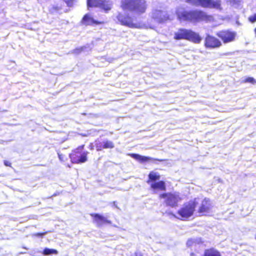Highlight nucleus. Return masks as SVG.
<instances>
[{"label":"nucleus","instance_id":"nucleus-1","mask_svg":"<svg viewBox=\"0 0 256 256\" xmlns=\"http://www.w3.org/2000/svg\"><path fill=\"white\" fill-rule=\"evenodd\" d=\"M120 7L129 14L120 13L116 18L122 25L132 28H140V23L137 20L138 16L144 14L148 8L146 0H122Z\"/></svg>","mask_w":256,"mask_h":256},{"label":"nucleus","instance_id":"nucleus-2","mask_svg":"<svg viewBox=\"0 0 256 256\" xmlns=\"http://www.w3.org/2000/svg\"><path fill=\"white\" fill-rule=\"evenodd\" d=\"M178 19L181 22L191 23L204 22H210L214 20V16L208 14L206 12L202 10H186L184 8H179L176 12Z\"/></svg>","mask_w":256,"mask_h":256},{"label":"nucleus","instance_id":"nucleus-3","mask_svg":"<svg viewBox=\"0 0 256 256\" xmlns=\"http://www.w3.org/2000/svg\"><path fill=\"white\" fill-rule=\"evenodd\" d=\"M174 39L176 40H186L194 44H200L202 38L198 34L191 30L180 28L174 33Z\"/></svg>","mask_w":256,"mask_h":256},{"label":"nucleus","instance_id":"nucleus-4","mask_svg":"<svg viewBox=\"0 0 256 256\" xmlns=\"http://www.w3.org/2000/svg\"><path fill=\"white\" fill-rule=\"evenodd\" d=\"M158 197L164 200V203L166 206L172 208L178 206L179 202L182 200L180 193L176 192H163Z\"/></svg>","mask_w":256,"mask_h":256},{"label":"nucleus","instance_id":"nucleus-5","mask_svg":"<svg viewBox=\"0 0 256 256\" xmlns=\"http://www.w3.org/2000/svg\"><path fill=\"white\" fill-rule=\"evenodd\" d=\"M84 144L79 146L70 154L69 157L72 163L79 164L88 161V156L89 152L84 150Z\"/></svg>","mask_w":256,"mask_h":256},{"label":"nucleus","instance_id":"nucleus-6","mask_svg":"<svg viewBox=\"0 0 256 256\" xmlns=\"http://www.w3.org/2000/svg\"><path fill=\"white\" fill-rule=\"evenodd\" d=\"M197 205L198 202L196 201V199L185 202L182 206L177 212V214L180 216V219L182 220H186L192 216L196 210Z\"/></svg>","mask_w":256,"mask_h":256},{"label":"nucleus","instance_id":"nucleus-7","mask_svg":"<svg viewBox=\"0 0 256 256\" xmlns=\"http://www.w3.org/2000/svg\"><path fill=\"white\" fill-rule=\"evenodd\" d=\"M185 2L192 6L208 8H220L221 6L220 0H185Z\"/></svg>","mask_w":256,"mask_h":256},{"label":"nucleus","instance_id":"nucleus-8","mask_svg":"<svg viewBox=\"0 0 256 256\" xmlns=\"http://www.w3.org/2000/svg\"><path fill=\"white\" fill-rule=\"evenodd\" d=\"M222 46V42L214 36L207 34L204 38V46L206 49L218 48Z\"/></svg>","mask_w":256,"mask_h":256},{"label":"nucleus","instance_id":"nucleus-9","mask_svg":"<svg viewBox=\"0 0 256 256\" xmlns=\"http://www.w3.org/2000/svg\"><path fill=\"white\" fill-rule=\"evenodd\" d=\"M216 35L223 43L228 44L235 40L236 34L230 30H222L217 32Z\"/></svg>","mask_w":256,"mask_h":256},{"label":"nucleus","instance_id":"nucleus-10","mask_svg":"<svg viewBox=\"0 0 256 256\" xmlns=\"http://www.w3.org/2000/svg\"><path fill=\"white\" fill-rule=\"evenodd\" d=\"M152 18L158 23H162L169 20L168 13L162 10H156L152 12Z\"/></svg>","mask_w":256,"mask_h":256},{"label":"nucleus","instance_id":"nucleus-11","mask_svg":"<svg viewBox=\"0 0 256 256\" xmlns=\"http://www.w3.org/2000/svg\"><path fill=\"white\" fill-rule=\"evenodd\" d=\"M212 204L208 198H204L198 208V212L200 216H206L209 213L212 208Z\"/></svg>","mask_w":256,"mask_h":256},{"label":"nucleus","instance_id":"nucleus-12","mask_svg":"<svg viewBox=\"0 0 256 256\" xmlns=\"http://www.w3.org/2000/svg\"><path fill=\"white\" fill-rule=\"evenodd\" d=\"M94 218V222L98 226L100 227L104 224H111L110 220H108L106 218L98 214L92 213L90 214Z\"/></svg>","mask_w":256,"mask_h":256},{"label":"nucleus","instance_id":"nucleus-13","mask_svg":"<svg viewBox=\"0 0 256 256\" xmlns=\"http://www.w3.org/2000/svg\"><path fill=\"white\" fill-rule=\"evenodd\" d=\"M129 156L140 162H148L150 161H158L162 162L166 160L164 159L154 158L149 156H143L137 154H129Z\"/></svg>","mask_w":256,"mask_h":256},{"label":"nucleus","instance_id":"nucleus-14","mask_svg":"<svg viewBox=\"0 0 256 256\" xmlns=\"http://www.w3.org/2000/svg\"><path fill=\"white\" fill-rule=\"evenodd\" d=\"M82 22L86 26L88 25H92V24H103L104 22L101 21H98L96 20H94L92 18L90 17L88 14H85L82 18Z\"/></svg>","mask_w":256,"mask_h":256},{"label":"nucleus","instance_id":"nucleus-15","mask_svg":"<svg viewBox=\"0 0 256 256\" xmlns=\"http://www.w3.org/2000/svg\"><path fill=\"white\" fill-rule=\"evenodd\" d=\"M106 12H109L112 8V3L108 0H102L98 6Z\"/></svg>","mask_w":256,"mask_h":256},{"label":"nucleus","instance_id":"nucleus-16","mask_svg":"<svg viewBox=\"0 0 256 256\" xmlns=\"http://www.w3.org/2000/svg\"><path fill=\"white\" fill-rule=\"evenodd\" d=\"M150 188L154 190H158L162 191H165L166 190V184L163 180H160L152 184H150Z\"/></svg>","mask_w":256,"mask_h":256},{"label":"nucleus","instance_id":"nucleus-17","mask_svg":"<svg viewBox=\"0 0 256 256\" xmlns=\"http://www.w3.org/2000/svg\"><path fill=\"white\" fill-rule=\"evenodd\" d=\"M203 256H221V255L218 251L214 248H210L204 250Z\"/></svg>","mask_w":256,"mask_h":256},{"label":"nucleus","instance_id":"nucleus-18","mask_svg":"<svg viewBox=\"0 0 256 256\" xmlns=\"http://www.w3.org/2000/svg\"><path fill=\"white\" fill-rule=\"evenodd\" d=\"M148 179L147 180L148 183H150L151 182H154L158 180L160 178V176L154 172H150L148 174Z\"/></svg>","mask_w":256,"mask_h":256},{"label":"nucleus","instance_id":"nucleus-19","mask_svg":"<svg viewBox=\"0 0 256 256\" xmlns=\"http://www.w3.org/2000/svg\"><path fill=\"white\" fill-rule=\"evenodd\" d=\"M102 0H87L86 4L88 8H98Z\"/></svg>","mask_w":256,"mask_h":256},{"label":"nucleus","instance_id":"nucleus-20","mask_svg":"<svg viewBox=\"0 0 256 256\" xmlns=\"http://www.w3.org/2000/svg\"><path fill=\"white\" fill-rule=\"evenodd\" d=\"M44 255H50L51 254H57L58 251L54 249H50L48 248H45L42 252Z\"/></svg>","mask_w":256,"mask_h":256},{"label":"nucleus","instance_id":"nucleus-21","mask_svg":"<svg viewBox=\"0 0 256 256\" xmlns=\"http://www.w3.org/2000/svg\"><path fill=\"white\" fill-rule=\"evenodd\" d=\"M102 143L104 146V149L112 148L114 146V143L110 140H106L104 142Z\"/></svg>","mask_w":256,"mask_h":256},{"label":"nucleus","instance_id":"nucleus-22","mask_svg":"<svg viewBox=\"0 0 256 256\" xmlns=\"http://www.w3.org/2000/svg\"><path fill=\"white\" fill-rule=\"evenodd\" d=\"M229 4L235 8H238L240 5V0H228Z\"/></svg>","mask_w":256,"mask_h":256},{"label":"nucleus","instance_id":"nucleus-23","mask_svg":"<svg viewBox=\"0 0 256 256\" xmlns=\"http://www.w3.org/2000/svg\"><path fill=\"white\" fill-rule=\"evenodd\" d=\"M243 82L256 84V80L252 77H248L243 80Z\"/></svg>","mask_w":256,"mask_h":256},{"label":"nucleus","instance_id":"nucleus-24","mask_svg":"<svg viewBox=\"0 0 256 256\" xmlns=\"http://www.w3.org/2000/svg\"><path fill=\"white\" fill-rule=\"evenodd\" d=\"M95 146L97 151H101L104 150L103 143L102 142H96Z\"/></svg>","mask_w":256,"mask_h":256},{"label":"nucleus","instance_id":"nucleus-25","mask_svg":"<svg viewBox=\"0 0 256 256\" xmlns=\"http://www.w3.org/2000/svg\"><path fill=\"white\" fill-rule=\"evenodd\" d=\"M68 7H72L74 4L76 0H62Z\"/></svg>","mask_w":256,"mask_h":256},{"label":"nucleus","instance_id":"nucleus-26","mask_svg":"<svg viewBox=\"0 0 256 256\" xmlns=\"http://www.w3.org/2000/svg\"><path fill=\"white\" fill-rule=\"evenodd\" d=\"M248 20L251 23H254L256 22V13L253 15L250 16L248 18Z\"/></svg>","mask_w":256,"mask_h":256},{"label":"nucleus","instance_id":"nucleus-27","mask_svg":"<svg viewBox=\"0 0 256 256\" xmlns=\"http://www.w3.org/2000/svg\"><path fill=\"white\" fill-rule=\"evenodd\" d=\"M62 8V6H54L52 7V10L53 12H58Z\"/></svg>","mask_w":256,"mask_h":256},{"label":"nucleus","instance_id":"nucleus-28","mask_svg":"<svg viewBox=\"0 0 256 256\" xmlns=\"http://www.w3.org/2000/svg\"><path fill=\"white\" fill-rule=\"evenodd\" d=\"M83 50H84V48L80 47V48H76L74 49L73 50V52L74 54H78L80 53L82 51H83Z\"/></svg>","mask_w":256,"mask_h":256},{"label":"nucleus","instance_id":"nucleus-29","mask_svg":"<svg viewBox=\"0 0 256 256\" xmlns=\"http://www.w3.org/2000/svg\"><path fill=\"white\" fill-rule=\"evenodd\" d=\"M58 158L60 160H61V161H64V160L65 156L63 154L58 152Z\"/></svg>","mask_w":256,"mask_h":256},{"label":"nucleus","instance_id":"nucleus-30","mask_svg":"<svg viewBox=\"0 0 256 256\" xmlns=\"http://www.w3.org/2000/svg\"><path fill=\"white\" fill-rule=\"evenodd\" d=\"M46 234V232H38L35 234L34 236L38 237H42Z\"/></svg>","mask_w":256,"mask_h":256},{"label":"nucleus","instance_id":"nucleus-31","mask_svg":"<svg viewBox=\"0 0 256 256\" xmlns=\"http://www.w3.org/2000/svg\"><path fill=\"white\" fill-rule=\"evenodd\" d=\"M4 164L6 166H10V167L12 166V164H11L10 162L9 161L7 160H4Z\"/></svg>","mask_w":256,"mask_h":256},{"label":"nucleus","instance_id":"nucleus-32","mask_svg":"<svg viewBox=\"0 0 256 256\" xmlns=\"http://www.w3.org/2000/svg\"><path fill=\"white\" fill-rule=\"evenodd\" d=\"M134 256H144V254L140 252H136L135 253Z\"/></svg>","mask_w":256,"mask_h":256},{"label":"nucleus","instance_id":"nucleus-33","mask_svg":"<svg viewBox=\"0 0 256 256\" xmlns=\"http://www.w3.org/2000/svg\"><path fill=\"white\" fill-rule=\"evenodd\" d=\"M89 148L90 150H92L94 149V146L92 143H90L89 145Z\"/></svg>","mask_w":256,"mask_h":256},{"label":"nucleus","instance_id":"nucleus-34","mask_svg":"<svg viewBox=\"0 0 256 256\" xmlns=\"http://www.w3.org/2000/svg\"><path fill=\"white\" fill-rule=\"evenodd\" d=\"M255 238L256 239V235H255Z\"/></svg>","mask_w":256,"mask_h":256}]
</instances>
